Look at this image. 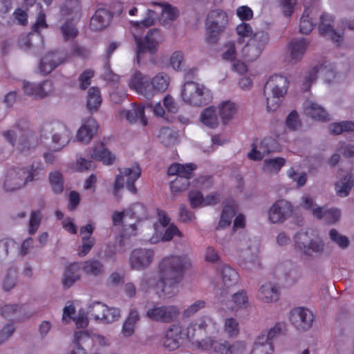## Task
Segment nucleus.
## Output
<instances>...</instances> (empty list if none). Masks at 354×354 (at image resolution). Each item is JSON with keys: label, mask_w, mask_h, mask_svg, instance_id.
<instances>
[{"label": "nucleus", "mask_w": 354, "mask_h": 354, "mask_svg": "<svg viewBox=\"0 0 354 354\" xmlns=\"http://www.w3.org/2000/svg\"><path fill=\"white\" fill-rule=\"evenodd\" d=\"M193 261L186 254L165 257L158 267V278L144 277L140 283V288L147 291L153 288L160 297L170 298L178 292V284L185 270L192 268Z\"/></svg>", "instance_id": "obj_1"}, {"label": "nucleus", "mask_w": 354, "mask_h": 354, "mask_svg": "<svg viewBox=\"0 0 354 354\" xmlns=\"http://www.w3.org/2000/svg\"><path fill=\"white\" fill-rule=\"evenodd\" d=\"M169 83V77L167 75L159 73L153 78L143 75L136 71L131 77L129 86L131 90L145 96L147 99L153 97L156 93L167 90Z\"/></svg>", "instance_id": "obj_2"}, {"label": "nucleus", "mask_w": 354, "mask_h": 354, "mask_svg": "<svg viewBox=\"0 0 354 354\" xmlns=\"http://www.w3.org/2000/svg\"><path fill=\"white\" fill-rule=\"evenodd\" d=\"M42 171L43 167L40 162H34L26 169H10L6 176L3 187L7 192L19 189L26 183L38 179Z\"/></svg>", "instance_id": "obj_3"}, {"label": "nucleus", "mask_w": 354, "mask_h": 354, "mask_svg": "<svg viewBox=\"0 0 354 354\" xmlns=\"http://www.w3.org/2000/svg\"><path fill=\"white\" fill-rule=\"evenodd\" d=\"M88 50L85 47L77 44H74L72 46L70 53L58 50L48 52L40 61L39 65V72L44 75H46L71 57L85 59L88 57Z\"/></svg>", "instance_id": "obj_4"}, {"label": "nucleus", "mask_w": 354, "mask_h": 354, "mask_svg": "<svg viewBox=\"0 0 354 354\" xmlns=\"http://www.w3.org/2000/svg\"><path fill=\"white\" fill-rule=\"evenodd\" d=\"M288 84V80L285 76L275 74L269 77L263 89L268 112L274 111L279 107Z\"/></svg>", "instance_id": "obj_5"}, {"label": "nucleus", "mask_w": 354, "mask_h": 354, "mask_svg": "<svg viewBox=\"0 0 354 354\" xmlns=\"http://www.w3.org/2000/svg\"><path fill=\"white\" fill-rule=\"evenodd\" d=\"M3 136L12 147L15 146L18 138L17 149L21 153L29 151L37 144L36 137L28 129V124L26 120H22L13 129L4 131Z\"/></svg>", "instance_id": "obj_6"}, {"label": "nucleus", "mask_w": 354, "mask_h": 354, "mask_svg": "<svg viewBox=\"0 0 354 354\" xmlns=\"http://www.w3.org/2000/svg\"><path fill=\"white\" fill-rule=\"evenodd\" d=\"M60 14L67 19L60 27V30L65 41L75 39L78 35V30L75 21L81 17V3L79 0H66L61 7Z\"/></svg>", "instance_id": "obj_7"}, {"label": "nucleus", "mask_w": 354, "mask_h": 354, "mask_svg": "<svg viewBox=\"0 0 354 354\" xmlns=\"http://www.w3.org/2000/svg\"><path fill=\"white\" fill-rule=\"evenodd\" d=\"M229 22L227 14L221 9L209 12L205 20L206 41L209 44L218 42L220 35L225 31Z\"/></svg>", "instance_id": "obj_8"}, {"label": "nucleus", "mask_w": 354, "mask_h": 354, "mask_svg": "<svg viewBox=\"0 0 354 354\" xmlns=\"http://www.w3.org/2000/svg\"><path fill=\"white\" fill-rule=\"evenodd\" d=\"M194 337V326L188 325L183 329L180 324H173L165 332L162 346L168 351H174L181 346L185 339L191 342Z\"/></svg>", "instance_id": "obj_9"}, {"label": "nucleus", "mask_w": 354, "mask_h": 354, "mask_svg": "<svg viewBox=\"0 0 354 354\" xmlns=\"http://www.w3.org/2000/svg\"><path fill=\"white\" fill-rule=\"evenodd\" d=\"M239 264L247 270H253L260 268L259 257V243L257 241L244 240L237 245Z\"/></svg>", "instance_id": "obj_10"}, {"label": "nucleus", "mask_w": 354, "mask_h": 354, "mask_svg": "<svg viewBox=\"0 0 354 354\" xmlns=\"http://www.w3.org/2000/svg\"><path fill=\"white\" fill-rule=\"evenodd\" d=\"M181 96L187 104L198 106L207 104L212 99L209 89L203 85L189 80L183 85Z\"/></svg>", "instance_id": "obj_11"}, {"label": "nucleus", "mask_w": 354, "mask_h": 354, "mask_svg": "<svg viewBox=\"0 0 354 354\" xmlns=\"http://www.w3.org/2000/svg\"><path fill=\"white\" fill-rule=\"evenodd\" d=\"M144 228L142 225H138L131 223H114L115 230L120 231V238L116 241V244L113 248L109 246L107 258L111 259L117 253H123L129 247L128 239L137 234L138 231Z\"/></svg>", "instance_id": "obj_12"}, {"label": "nucleus", "mask_w": 354, "mask_h": 354, "mask_svg": "<svg viewBox=\"0 0 354 354\" xmlns=\"http://www.w3.org/2000/svg\"><path fill=\"white\" fill-rule=\"evenodd\" d=\"M175 236H181L182 234L172 223H153L144 234L145 239L151 244L169 241Z\"/></svg>", "instance_id": "obj_13"}, {"label": "nucleus", "mask_w": 354, "mask_h": 354, "mask_svg": "<svg viewBox=\"0 0 354 354\" xmlns=\"http://www.w3.org/2000/svg\"><path fill=\"white\" fill-rule=\"evenodd\" d=\"M283 327V324L277 323L269 329L266 336H258L248 354H273L274 346L272 342L280 334Z\"/></svg>", "instance_id": "obj_14"}, {"label": "nucleus", "mask_w": 354, "mask_h": 354, "mask_svg": "<svg viewBox=\"0 0 354 354\" xmlns=\"http://www.w3.org/2000/svg\"><path fill=\"white\" fill-rule=\"evenodd\" d=\"M179 313L177 306L152 304L147 307L145 316L151 321L170 323L178 317Z\"/></svg>", "instance_id": "obj_15"}, {"label": "nucleus", "mask_w": 354, "mask_h": 354, "mask_svg": "<svg viewBox=\"0 0 354 354\" xmlns=\"http://www.w3.org/2000/svg\"><path fill=\"white\" fill-rule=\"evenodd\" d=\"M160 37V31L156 28L150 30L143 39L134 36L137 44L136 59L138 64L140 63L142 55L145 52L155 53L157 51Z\"/></svg>", "instance_id": "obj_16"}, {"label": "nucleus", "mask_w": 354, "mask_h": 354, "mask_svg": "<svg viewBox=\"0 0 354 354\" xmlns=\"http://www.w3.org/2000/svg\"><path fill=\"white\" fill-rule=\"evenodd\" d=\"M118 174L115 180V189L116 190L123 187L124 185V177H127L126 187L127 189L133 194H136L137 189L135 186L136 181L139 178L141 174V169L138 163H134L131 167L124 168L123 170L119 169Z\"/></svg>", "instance_id": "obj_17"}, {"label": "nucleus", "mask_w": 354, "mask_h": 354, "mask_svg": "<svg viewBox=\"0 0 354 354\" xmlns=\"http://www.w3.org/2000/svg\"><path fill=\"white\" fill-rule=\"evenodd\" d=\"M295 241L297 248L306 255L321 254L324 251V242L318 238L310 239L307 232L298 233Z\"/></svg>", "instance_id": "obj_18"}, {"label": "nucleus", "mask_w": 354, "mask_h": 354, "mask_svg": "<svg viewBox=\"0 0 354 354\" xmlns=\"http://www.w3.org/2000/svg\"><path fill=\"white\" fill-rule=\"evenodd\" d=\"M257 149L255 142L252 145V150L248 153V156L252 160H261L263 158L270 153L279 151L281 146L278 141L272 137H265L260 142Z\"/></svg>", "instance_id": "obj_19"}, {"label": "nucleus", "mask_w": 354, "mask_h": 354, "mask_svg": "<svg viewBox=\"0 0 354 354\" xmlns=\"http://www.w3.org/2000/svg\"><path fill=\"white\" fill-rule=\"evenodd\" d=\"M154 252L147 248H137L131 251L129 265L131 269L141 271L148 268L153 260Z\"/></svg>", "instance_id": "obj_20"}, {"label": "nucleus", "mask_w": 354, "mask_h": 354, "mask_svg": "<svg viewBox=\"0 0 354 354\" xmlns=\"http://www.w3.org/2000/svg\"><path fill=\"white\" fill-rule=\"evenodd\" d=\"M333 22V17L328 13H323L320 16V22L318 26L319 34L325 37H328L339 46L343 41V32H337L333 29L332 24Z\"/></svg>", "instance_id": "obj_21"}, {"label": "nucleus", "mask_w": 354, "mask_h": 354, "mask_svg": "<svg viewBox=\"0 0 354 354\" xmlns=\"http://www.w3.org/2000/svg\"><path fill=\"white\" fill-rule=\"evenodd\" d=\"M257 297L264 304L276 303L280 297L279 287L272 281H263L257 290Z\"/></svg>", "instance_id": "obj_22"}, {"label": "nucleus", "mask_w": 354, "mask_h": 354, "mask_svg": "<svg viewBox=\"0 0 354 354\" xmlns=\"http://www.w3.org/2000/svg\"><path fill=\"white\" fill-rule=\"evenodd\" d=\"M293 212L290 203L280 199L277 201L268 212L269 221H284L290 218Z\"/></svg>", "instance_id": "obj_23"}, {"label": "nucleus", "mask_w": 354, "mask_h": 354, "mask_svg": "<svg viewBox=\"0 0 354 354\" xmlns=\"http://www.w3.org/2000/svg\"><path fill=\"white\" fill-rule=\"evenodd\" d=\"M124 217L136 219V221L149 219L147 216L146 207L139 203L133 204L129 208L123 211L115 212L112 215V221H122Z\"/></svg>", "instance_id": "obj_24"}, {"label": "nucleus", "mask_w": 354, "mask_h": 354, "mask_svg": "<svg viewBox=\"0 0 354 354\" xmlns=\"http://www.w3.org/2000/svg\"><path fill=\"white\" fill-rule=\"evenodd\" d=\"M290 321L299 330L309 329L313 322V314L308 308L298 307L292 310Z\"/></svg>", "instance_id": "obj_25"}, {"label": "nucleus", "mask_w": 354, "mask_h": 354, "mask_svg": "<svg viewBox=\"0 0 354 354\" xmlns=\"http://www.w3.org/2000/svg\"><path fill=\"white\" fill-rule=\"evenodd\" d=\"M248 346L245 340H236L232 343L224 340L217 344L214 353L218 354H246Z\"/></svg>", "instance_id": "obj_26"}, {"label": "nucleus", "mask_w": 354, "mask_h": 354, "mask_svg": "<svg viewBox=\"0 0 354 354\" xmlns=\"http://www.w3.org/2000/svg\"><path fill=\"white\" fill-rule=\"evenodd\" d=\"M23 89L26 95L41 99L50 94L53 90V83L46 80L39 84L24 82Z\"/></svg>", "instance_id": "obj_27"}, {"label": "nucleus", "mask_w": 354, "mask_h": 354, "mask_svg": "<svg viewBox=\"0 0 354 354\" xmlns=\"http://www.w3.org/2000/svg\"><path fill=\"white\" fill-rule=\"evenodd\" d=\"M318 8L312 6L310 8H306L301 17L299 23L300 32L302 34H309L315 25V20L318 15Z\"/></svg>", "instance_id": "obj_28"}, {"label": "nucleus", "mask_w": 354, "mask_h": 354, "mask_svg": "<svg viewBox=\"0 0 354 354\" xmlns=\"http://www.w3.org/2000/svg\"><path fill=\"white\" fill-rule=\"evenodd\" d=\"M189 325H192L195 328V336L196 333L205 332L206 334H214L218 331L217 323L209 316L204 315L199 317L194 322H191Z\"/></svg>", "instance_id": "obj_29"}, {"label": "nucleus", "mask_w": 354, "mask_h": 354, "mask_svg": "<svg viewBox=\"0 0 354 354\" xmlns=\"http://www.w3.org/2000/svg\"><path fill=\"white\" fill-rule=\"evenodd\" d=\"M93 228L94 227L91 223H88L80 229L82 243L79 246L77 250V253L80 257L86 256L94 245V240L90 236L93 232Z\"/></svg>", "instance_id": "obj_30"}, {"label": "nucleus", "mask_w": 354, "mask_h": 354, "mask_svg": "<svg viewBox=\"0 0 354 354\" xmlns=\"http://www.w3.org/2000/svg\"><path fill=\"white\" fill-rule=\"evenodd\" d=\"M110 19V12L104 8H99L91 17L89 28L93 31H100L108 26Z\"/></svg>", "instance_id": "obj_31"}, {"label": "nucleus", "mask_w": 354, "mask_h": 354, "mask_svg": "<svg viewBox=\"0 0 354 354\" xmlns=\"http://www.w3.org/2000/svg\"><path fill=\"white\" fill-rule=\"evenodd\" d=\"M91 158L102 162L104 165H111L115 160V156L113 154L103 142H100L95 145L91 153Z\"/></svg>", "instance_id": "obj_32"}, {"label": "nucleus", "mask_w": 354, "mask_h": 354, "mask_svg": "<svg viewBox=\"0 0 354 354\" xmlns=\"http://www.w3.org/2000/svg\"><path fill=\"white\" fill-rule=\"evenodd\" d=\"M81 271H82V268L80 262L73 263L68 265L63 274L62 283L64 286L66 288L71 287L80 279Z\"/></svg>", "instance_id": "obj_33"}, {"label": "nucleus", "mask_w": 354, "mask_h": 354, "mask_svg": "<svg viewBox=\"0 0 354 354\" xmlns=\"http://www.w3.org/2000/svg\"><path fill=\"white\" fill-rule=\"evenodd\" d=\"M97 123L93 118H89L78 130L77 139L78 141L88 143L92 138L95 131H97Z\"/></svg>", "instance_id": "obj_34"}, {"label": "nucleus", "mask_w": 354, "mask_h": 354, "mask_svg": "<svg viewBox=\"0 0 354 354\" xmlns=\"http://www.w3.org/2000/svg\"><path fill=\"white\" fill-rule=\"evenodd\" d=\"M305 113L313 120L326 122L330 120L327 111L318 104L313 102H307L304 106Z\"/></svg>", "instance_id": "obj_35"}, {"label": "nucleus", "mask_w": 354, "mask_h": 354, "mask_svg": "<svg viewBox=\"0 0 354 354\" xmlns=\"http://www.w3.org/2000/svg\"><path fill=\"white\" fill-rule=\"evenodd\" d=\"M308 45V41L304 38L292 40L288 45L291 59L295 61L300 60Z\"/></svg>", "instance_id": "obj_36"}, {"label": "nucleus", "mask_w": 354, "mask_h": 354, "mask_svg": "<svg viewBox=\"0 0 354 354\" xmlns=\"http://www.w3.org/2000/svg\"><path fill=\"white\" fill-rule=\"evenodd\" d=\"M108 310V306L100 301H95L90 304L87 308V313L91 319L102 324L104 317V313Z\"/></svg>", "instance_id": "obj_37"}, {"label": "nucleus", "mask_w": 354, "mask_h": 354, "mask_svg": "<svg viewBox=\"0 0 354 354\" xmlns=\"http://www.w3.org/2000/svg\"><path fill=\"white\" fill-rule=\"evenodd\" d=\"M125 116L130 123L139 122L142 126L147 125L148 122L145 115V106L143 105H133L132 109L125 111Z\"/></svg>", "instance_id": "obj_38"}, {"label": "nucleus", "mask_w": 354, "mask_h": 354, "mask_svg": "<svg viewBox=\"0 0 354 354\" xmlns=\"http://www.w3.org/2000/svg\"><path fill=\"white\" fill-rule=\"evenodd\" d=\"M222 282L226 288L234 286L237 281L238 273L227 264H223L220 268Z\"/></svg>", "instance_id": "obj_39"}, {"label": "nucleus", "mask_w": 354, "mask_h": 354, "mask_svg": "<svg viewBox=\"0 0 354 354\" xmlns=\"http://www.w3.org/2000/svg\"><path fill=\"white\" fill-rule=\"evenodd\" d=\"M82 271L89 275L100 276L104 272V266L97 259H91L84 262H80Z\"/></svg>", "instance_id": "obj_40"}, {"label": "nucleus", "mask_w": 354, "mask_h": 354, "mask_svg": "<svg viewBox=\"0 0 354 354\" xmlns=\"http://www.w3.org/2000/svg\"><path fill=\"white\" fill-rule=\"evenodd\" d=\"M223 331L228 337H236L240 334L241 328L237 319L226 317L223 321Z\"/></svg>", "instance_id": "obj_41"}, {"label": "nucleus", "mask_w": 354, "mask_h": 354, "mask_svg": "<svg viewBox=\"0 0 354 354\" xmlns=\"http://www.w3.org/2000/svg\"><path fill=\"white\" fill-rule=\"evenodd\" d=\"M102 103V97L99 88L93 86L88 91L86 100V107L88 110L93 113L96 111Z\"/></svg>", "instance_id": "obj_42"}, {"label": "nucleus", "mask_w": 354, "mask_h": 354, "mask_svg": "<svg viewBox=\"0 0 354 354\" xmlns=\"http://www.w3.org/2000/svg\"><path fill=\"white\" fill-rule=\"evenodd\" d=\"M201 121L204 125L211 129L216 128L218 124L216 109L209 106L204 109L201 115Z\"/></svg>", "instance_id": "obj_43"}, {"label": "nucleus", "mask_w": 354, "mask_h": 354, "mask_svg": "<svg viewBox=\"0 0 354 354\" xmlns=\"http://www.w3.org/2000/svg\"><path fill=\"white\" fill-rule=\"evenodd\" d=\"M313 215L318 219L324 217L330 218V221H338L341 212L337 208L325 209L323 207H318L313 210Z\"/></svg>", "instance_id": "obj_44"}, {"label": "nucleus", "mask_w": 354, "mask_h": 354, "mask_svg": "<svg viewBox=\"0 0 354 354\" xmlns=\"http://www.w3.org/2000/svg\"><path fill=\"white\" fill-rule=\"evenodd\" d=\"M236 104L230 101L224 102L219 106V115L223 122L227 123L236 113Z\"/></svg>", "instance_id": "obj_45"}, {"label": "nucleus", "mask_w": 354, "mask_h": 354, "mask_svg": "<svg viewBox=\"0 0 354 354\" xmlns=\"http://www.w3.org/2000/svg\"><path fill=\"white\" fill-rule=\"evenodd\" d=\"M286 159L278 157L264 160L263 170L268 174H277L286 164Z\"/></svg>", "instance_id": "obj_46"}, {"label": "nucleus", "mask_w": 354, "mask_h": 354, "mask_svg": "<svg viewBox=\"0 0 354 354\" xmlns=\"http://www.w3.org/2000/svg\"><path fill=\"white\" fill-rule=\"evenodd\" d=\"M269 35L265 31H257L249 39V41L263 52L269 42Z\"/></svg>", "instance_id": "obj_47"}, {"label": "nucleus", "mask_w": 354, "mask_h": 354, "mask_svg": "<svg viewBox=\"0 0 354 354\" xmlns=\"http://www.w3.org/2000/svg\"><path fill=\"white\" fill-rule=\"evenodd\" d=\"M321 69L326 71V72H325L326 73H327L328 72L333 73V70H327L326 66H324V64H322L320 66H314L308 72V75L306 77V79L303 83L302 90L304 92H306L310 89L311 84H313V82L314 81L316 80V79L317 77V74Z\"/></svg>", "instance_id": "obj_48"}, {"label": "nucleus", "mask_w": 354, "mask_h": 354, "mask_svg": "<svg viewBox=\"0 0 354 354\" xmlns=\"http://www.w3.org/2000/svg\"><path fill=\"white\" fill-rule=\"evenodd\" d=\"M261 53V51H260L256 46H253V44L249 41L243 46L241 51L242 56L247 62H253L256 60L260 56Z\"/></svg>", "instance_id": "obj_49"}, {"label": "nucleus", "mask_w": 354, "mask_h": 354, "mask_svg": "<svg viewBox=\"0 0 354 354\" xmlns=\"http://www.w3.org/2000/svg\"><path fill=\"white\" fill-rule=\"evenodd\" d=\"M222 341H217L216 339L207 337L201 339V340H196L192 342L194 347L202 351H210L212 350L214 352V348L217 344L221 343Z\"/></svg>", "instance_id": "obj_50"}, {"label": "nucleus", "mask_w": 354, "mask_h": 354, "mask_svg": "<svg viewBox=\"0 0 354 354\" xmlns=\"http://www.w3.org/2000/svg\"><path fill=\"white\" fill-rule=\"evenodd\" d=\"M236 32L239 36L237 39V42L239 44H243L244 43L245 37H251L253 35L252 28L250 24L241 22L236 27Z\"/></svg>", "instance_id": "obj_51"}, {"label": "nucleus", "mask_w": 354, "mask_h": 354, "mask_svg": "<svg viewBox=\"0 0 354 354\" xmlns=\"http://www.w3.org/2000/svg\"><path fill=\"white\" fill-rule=\"evenodd\" d=\"M49 181L55 193L59 194L62 192L64 189V180L60 172H51L49 174Z\"/></svg>", "instance_id": "obj_52"}, {"label": "nucleus", "mask_w": 354, "mask_h": 354, "mask_svg": "<svg viewBox=\"0 0 354 354\" xmlns=\"http://www.w3.org/2000/svg\"><path fill=\"white\" fill-rule=\"evenodd\" d=\"M232 302L234 304L233 309L239 310L245 308L248 305V298L245 292L241 290L232 296Z\"/></svg>", "instance_id": "obj_53"}, {"label": "nucleus", "mask_w": 354, "mask_h": 354, "mask_svg": "<svg viewBox=\"0 0 354 354\" xmlns=\"http://www.w3.org/2000/svg\"><path fill=\"white\" fill-rule=\"evenodd\" d=\"M121 310L118 308L108 306V310L104 313V317L102 324H111L120 319L121 317Z\"/></svg>", "instance_id": "obj_54"}, {"label": "nucleus", "mask_w": 354, "mask_h": 354, "mask_svg": "<svg viewBox=\"0 0 354 354\" xmlns=\"http://www.w3.org/2000/svg\"><path fill=\"white\" fill-rule=\"evenodd\" d=\"M329 237H330V239L333 243L337 244L339 248H341L342 249H345V248H348V246L349 245L348 239L346 236L339 233L335 230H330Z\"/></svg>", "instance_id": "obj_55"}, {"label": "nucleus", "mask_w": 354, "mask_h": 354, "mask_svg": "<svg viewBox=\"0 0 354 354\" xmlns=\"http://www.w3.org/2000/svg\"><path fill=\"white\" fill-rule=\"evenodd\" d=\"M205 306L206 302L205 300H196L183 310V315L185 317H189L196 314L199 310L203 309L205 307Z\"/></svg>", "instance_id": "obj_56"}, {"label": "nucleus", "mask_w": 354, "mask_h": 354, "mask_svg": "<svg viewBox=\"0 0 354 354\" xmlns=\"http://www.w3.org/2000/svg\"><path fill=\"white\" fill-rule=\"evenodd\" d=\"M189 185V180L187 178L178 176L171 182L170 188L172 192H180L186 190Z\"/></svg>", "instance_id": "obj_57"}, {"label": "nucleus", "mask_w": 354, "mask_h": 354, "mask_svg": "<svg viewBox=\"0 0 354 354\" xmlns=\"http://www.w3.org/2000/svg\"><path fill=\"white\" fill-rule=\"evenodd\" d=\"M236 211L237 205L235 203L225 205L219 221H232V219L236 215Z\"/></svg>", "instance_id": "obj_58"}, {"label": "nucleus", "mask_w": 354, "mask_h": 354, "mask_svg": "<svg viewBox=\"0 0 354 354\" xmlns=\"http://www.w3.org/2000/svg\"><path fill=\"white\" fill-rule=\"evenodd\" d=\"M236 14L242 22L250 21L253 18L254 15L252 10L248 6H239L236 8Z\"/></svg>", "instance_id": "obj_59"}, {"label": "nucleus", "mask_w": 354, "mask_h": 354, "mask_svg": "<svg viewBox=\"0 0 354 354\" xmlns=\"http://www.w3.org/2000/svg\"><path fill=\"white\" fill-rule=\"evenodd\" d=\"M155 15V12L149 10L147 16L142 21H131V24L134 27L137 28H149L151 26H153L155 23V18L153 17V15Z\"/></svg>", "instance_id": "obj_60"}, {"label": "nucleus", "mask_w": 354, "mask_h": 354, "mask_svg": "<svg viewBox=\"0 0 354 354\" xmlns=\"http://www.w3.org/2000/svg\"><path fill=\"white\" fill-rule=\"evenodd\" d=\"M93 75L94 71L91 69H86L80 75V88L82 90H85L90 86L91 82V80Z\"/></svg>", "instance_id": "obj_61"}, {"label": "nucleus", "mask_w": 354, "mask_h": 354, "mask_svg": "<svg viewBox=\"0 0 354 354\" xmlns=\"http://www.w3.org/2000/svg\"><path fill=\"white\" fill-rule=\"evenodd\" d=\"M189 199L192 207H204V197L200 191L191 190L189 192Z\"/></svg>", "instance_id": "obj_62"}, {"label": "nucleus", "mask_w": 354, "mask_h": 354, "mask_svg": "<svg viewBox=\"0 0 354 354\" xmlns=\"http://www.w3.org/2000/svg\"><path fill=\"white\" fill-rule=\"evenodd\" d=\"M286 124L290 130H297L300 126L299 115L296 111H292L286 118Z\"/></svg>", "instance_id": "obj_63"}, {"label": "nucleus", "mask_w": 354, "mask_h": 354, "mask_svg": "<svg viewBox=\"0 0 354 354\" xmlns=\"http://www.w3.org/2000/svg\"><path fill=\"white\" fill-rule=\"evenodd\" d=\"M353 184L350 182V180H347L344 183H337L335 184V190L339 196L345 197L347 196L351 189L353 187Z\"/></svg>", "instance_id": "obj_64"}]
</instances>
